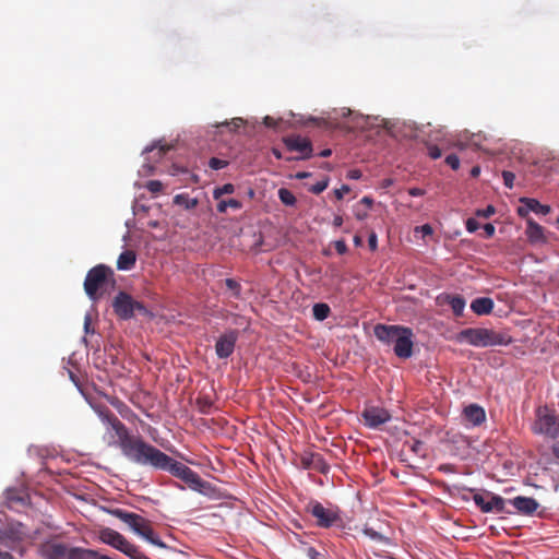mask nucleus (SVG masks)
I'll use <instances>...</instances> for the list:
<instances>
[{"label": "nucleus", "mask_w": 559, "mask_h": 559, "mask_svg": "<svg viewBox=\"0 0 559 559\" xmlns=\"http://www.w3.org/2000/svg\"><path fill=\"white\" fill-rule=\"evenodd\" d=\"M95 411L105 426L104 441L109 447H118L129 461L154 469L169 472L173 476L185 481L190 489L200 493H205L211 488L210 483L203 480L189 466L147 443L140 436H132L127 426L110 409L96 407Z\"/></svg>", "instance_id": "f257e3e1"}, {"label": "nucleus", "mask_w": 559, "mask_h": 559, "mask_svg": "<svg viewBox=\"0 0 559 559\" xmlns=\"http://www.w3.org/2000/svg\"><path fill=\"white\" fill-rule=\"evenodd\" d=\"M374 335L386 346H393L395 350L413 349L414 333L412 329L402 325L377 324Z\"/></svg>", "instance_id": "f03ea898"}, {"label": "nucleus", "mask_w": 559, "mask_h": 559, "mask_svg": "<svg viewBox=\"0 0 559 559\" xmlns=\"http://www.w3.org/2000/svg\"><path fill=\"white\" fill-rule=\"evenodd\" d=\"M114 271L105 264L92 267L84 280V290L88 298L93 301L99 300L106 288L109 285L114 286Z\"/></svg>", "instance_id": "7ed1b4c3"}, {"label": "nucleus", "mask_w": 559, "mask_h": 559, "mask_svg": "<svg viewBox=\"0 0 559 559\" xmlns=\"http://www.w3.org/2000/svg\"><path fill=\"white\" fill-rule=\"evenodd\" d=\"M457 338L461 343L479 347L508 346L511 342V336L508 333L487 329H465L460 332Z\"/></svg>", "instance_id": "20e7f679"}, {"label": "nucleus", "mask_w": 559, "mask_h": 559, "mask_svg": "<svg viewBox=\"0 0 559 559\" xmlns=\"http://www.w3.org/2000/svg\"><path fill=\"white\" fill-rule=\"evenodd\" d=\"M112 514L126 523L135 534L142 536L147 542L158 547H165V544L159 539V537L154 533L151 523L145 518L132 513L127 512L121 509H116L112 511Z\"/></svg>", "instance_id": "39448f33"}, {"label": "nucleus", "mask_w": 559, "mask_h": 559, "mask_svg": "<svg viewBox=\"0 0 559 559\" xmlns=\"http://www.w3.org/2000/svg\"><path fill=\"white\" fill-rule=\"evenodd\" d=\"M532 430L550 439L559 437V416L547 406H540L535 412Z\"/></svg>", "instance_id": "423d86ee"}, {"label": "nucleus", "mask_w": 559, "mask_h": 559, "mask_svg": "<svg viewBox=\"0 0 559 559\" xmlns=\"http://www.w3.org/2000/svg\"><path fill=\"white\" fill-rule=\"evenodd\" d=\"M112 309L118 318L122 320L131 319L135 312L142 316L150 317L152 313L140 301H136L126 292H119L112 300Z\"/></svg>", "instance_id": "0eeeda50"}, {"label": "nucleus", "mask_w": 559, "mask_h": 559, "mask_svg": "<svg viewBox=\"0 0 559 559\" xmlns=\"http://www.w3.org/2000/svg\"><path fill=\"white\" fill-rule=\"evenodd\" d=\"M103 543L120 550L132 559H148L135 545L130 543L123 535L111 528H104L99 533Z\"/></svg>", "instance_id": "6e6552de"}, {"label": "nucleus", "mask_w": 559, "mask_h": 559, "mask_svg": "<svg viewBox=\"0 0 559 559\" xmlns=\"http://www.w3.org/2000/svg\"><path fill=\"white\" fill-rule=\"evenodd\" d=\"M307 511L316 519L317 525L322 528H329L341 521L337 508H325L318 501L309 502Z\"/></svg>", "instance_id": "1a4fd4ad"}, {"label": "nucleus", "mask_w": 559, "mask_h": 559, "mask_svg": "<svg viewBox=\"0 0 559 559\" xmlns=\"http://www.w3.org/2000/svg\"><path fill=\"white\" fill-rule=\"evenodd\" d=\"M283 142L288 151L300 153L299 157H288L286 160L308 159L312 156V143L308 138L293 134L284 138Z\"/></svg>", "instance_id": "9d476101"}, {"label": "nucleus", "mask_w": 559, "mask_h": 559, "mask_svg": "<svg viewBox=\"0 0 559 559\" xmlns=\"http://www.w3.org/2000/svg\"><path fill=\"white\" fill-rule=\"evenodd\" d=\"M73 547L59 542L50 539L39 546V554L43 559H70Z\"/></svg>", "instance_id": "9b49d317"}, {"label": "nucleus", "mask_w": 559, "mask_h": 559, "mask_svg": "<svg viewBox=\"0 0 559 559\" xmlns=\"http://www.w3.org/2000/svg\"><path fill=\"white\" fill-rule=\"evenodd\" d=\"M298 465L302 469H311L324 475L328 474L330 471V465L320 453L304 451L298 456Z\"/></svg>", "instance_id": "f8f14e48"}, {"label": "nucleus", "mask_w": 559, "mask_h": 559, "mask_svg": "<svg viewBox=\"0 0 559 559\" xmlns=\"http://www.w3.org/2000/svg\"><path fill=\"white\" fill-rule=\"evenodd\" d=\"M361 417L365 425L369 428H378L391 419V415L386 409L376 406H367L362 411Z\"/></svg>", "instance_id": "ddd939ff"}, {"label": "nucleus", "mask_w": 559, "mask_h": 559, "mask_svg": "<svg viewBox=\"0 0 559 559\" xmlns=\"http://www.w3.org/2000/svg\"><path fill=\"white\" fill-rule=\"evenodd\" d=\"M462 418L466 427H478L486 420V412L478 404H469L463 408Z\"/></svg>", "instance_id": "4468645a"}, {"label": "nucleus", "mask_w": 559, "mask_h": 559, "mask_svg": "<svg viewBox=\"0 0 559 559\" xmlns=\"http://www.w3.org/2000/svg\"><path fill=\"white\" fill-rule=\"evenodd\" d=\"M520 201L522 205L519 206L518 214L521 217H526L530 212L540 215H547L550 212L549 205L542 204L535 199L522 198Z\"/></svg>", "instance_id": "2eb2a0df"}, {"label": "nucleus", "mask_w": 559, "mask_h": 559, "mask_svg": "<svg viewBox=\"0 0 559 559\" xmlns=\"http://www.w3.org/2000/svg\"><path fill=\"white\" fill-rule=\"evenodd\" d=\"M509 502L515 508L516 512L523 515H532L538 508V502L532 497L518 496Z\"/></svg>", "instance_id": "dca6fc26"}, {"label": "nucleus", "mask_w": 559, "mask_h": 559, "mask_svg": "<svg viewBox=\"0 0 559 559\" xmlns=\"http://www.w3.org/2000/svg\"><path fill=\"white\" fill-rule=\"evenodd\" d=\"M487 495L490 497V499L487 501L486 506L483 507L484 513H512L511 511L506 510V499L492 492H487Z\"/></svg>", "instance_id": "f3484780"}, {"label": "nucleus", "mask_w": 559, "mask_h": 559, "mask_svg": "<svg viewBox=\"0 0 559 559\" xmlns=\"http://www.w3.org/2000/svg\"><path fill=\"white\" fill-rule=\"evenodd\" d=\"M527 228L526 236L532 243L545 242L544 228L537 224L534 219H526Z\"/></svg>", "instance_id": "a211bd4d"}, {"label": "nucleus", "mask_w": 559, "mask_h": 559, "mask_svg": "<svg viewBox=\"0 0 559 559\" xmlns=\"http://www.w3.org/2000/svg\"><path fill=\"white\" fill-rule=\"evenodd\" d=\"M493 300L489 297L476 298L471 304V309L478 316L489 314L493 309Z\"/></svg>", "instance_id": "6ab92c4d"}, {"label": "nucleus", "mask_w": 559, "mask_h": 559, "mask_svg": "<svg viewBox=\"0 0 559 559\" xmlns=\"http://www.w3.org/2000/svg\"><path fill=\"white\" fill-rule=\"evenodd\" d=\"M136 262L135 252L132 250H124L120 253L117 260V269L121 271L131 270Z\"/></svg>", "instance_id": "aec40b11"}, {"label": "nucleus", "mask_w": 559, "mask_h": 559, "mask_svg": "<svg viewBox=\"0 0 559 559\" xmlns=\"http://www.w3.org/2000/svg\"><path fill=\"white\" fill-rule=\"evenodd\" d=\"M444 301L451 307L454 316L460 317L463 314L466 301L462 296H460V295L450 296L449 295V296L444 297Z\"/></svg>", "instance_id": "412c9836"}, {"label": "nucleus", "mask_w": 559, "mask_h": 559, "mask_svg": "<svg viewBox=\"0 0 559 559\" xmlns=\"http://www.w3.org/2000/svg\"><path fill=\"white\" fill-rule=\"evenodd\" d=\"M237 335L235 332H228L222 335L216 342L215 349H233L236 344Z\"/></svg>", "instance_id": "4be33fe9"}, {"label": "nucleus", "mask_w": 559, "mask_h": 559, "mask_svg": "<svg viewBox=\"0 0 559 559\" xmlns=\"http://www.w3.org/2000/svg\"><path fill=\"white\" fill-rule=\"evenodd\" d=\"M102 555L91 549L73 547L70 559H99Z\"/></svg>", "instance_id": "5701e85b"}, {"label": "nucleus", "mask_w": 559, "mask_h": 559, "mask_svg": "<svg viewBox=\"0 0 559 559\" xmlns=\"http://www.w3.org/2000/svg\"><path fill=\"white\" fill-rule=\"evenodd\" d=\"M174 203L186 210H192L198 206L199 201L198 199L189 198L187 193H180L174 197Z\"/></svg>", "instance_id": "b1692460"}, {"label": "nucleus", "mask_w": 559, "mask_h": 559, "mask_svg": "<svg viewBox=\"0 0 559 559\" xmlns=\"http://www.w3.org/2000/svg\"><path fill=\"white\" fill-rule=\"evenodd\" d=\"M230 207L233 210H240L242 207V203L236 199L221 200L217 203V211L219 213H226L227 209Z\"/></svg>", "instance_id": "393cba45"}, {"label": "nucleus", "mask_w": 559, "mask_h": 559, "mask_svg": "<svg viewBox=\"0 0 559 559\" xmlns=\"http://www.w3.org/2000/svg\"><path fill=\"white\" fill-rule=\"evenodd\" d=\"M313 317L322 321L330 314V307L326 304H316L312 308Z\"/></svg>", "instance_id": "a878e982"}, {"label": "nucleus", "mask_w": 559, "mask_h": 559, "mask_svg": "<svg viewBox=\"0 0 559 559\" xmlns=\"http://www.w3.org/2000/svg\"><path fill=\"white\" fill-rule=\"evenodd\" d=\"M278 199L281 200V202L283 204L288 205V206L295 205V203L297 201L294 193L286 188H281L278 190Z\"/></svg>", "instance_id": "bb28decb"}, {"label": "nucleus", "mask_w": 559, "mask_h": 559, "mask_svg": "<svg viewBox=\"0 0 559 559\" xmlns=\"http://www.w3.org/2000/svg\"><path fill=\"white\" fill-rule=\"evenodd\" d=\"M235 191V186L233 183H225L222 187H216L213 191V198L215 200H219L224 194H231Z\"/></svg>", "instance_id": "cd10ccee"}, {"label": "nucleus", "mask_w": 559, "mask_h": 559, "mask_svg": "<svg viewBox=\"0 0 559 559\" xmlns=\"http://www.w3.org/2000/svg\"><path fill=\"white\" fill-rule=\"evenodd\" d=\"M245 123L241 118H233L230 121H225L219 124H216V128H228L229 131H236Z\"/></svg>", "instance_id": "c85d7f7f"}, {"label": "nucleus", "mask_w": 559, "mask_h": 559, "mask_svg": "<svg viewBox=\"0 0 559 559\" xmlns=\"http://www.w3.org/2000/svg\"><path fill=\"white\" fill-rule=\"evenodd\" d=\"M405 447H408L412 452H414L417 455H424V442L420 440L413 439L412 441H406L404 443Z\"/></svg>", "instance_id": "c756f323"}, {"label": "nucleus", "mask_w": 559, "mask_h": 559, "mask_svg": "<svg viewBox=\"0 0 559 559\" xmlns=\"http://www.w3.org/2000/svg\"><path fill=\"white\" fill-rule=\"evenodd\" d=\"M225 285L233 293L234 297H239L240 296L241 286H240V284L237 281H235L233 278H226L225 280Z\"/></svg>", "instance_id": "7c9ffc66"}, {"label": "nucleus", "mask_w": 559, "mask_h": 559, "mask_svg": "<svg viewBox=\"0 0 559 559\" xmlns=\"http://www.w3.org/2000/svg\"><path fill=\"white\" fill-rule=\"evenodd\" d=\"M329 186V178L325 177L323 180L318 181L316 185L311 186L308 190L313 194H320L323 192Z\"/></svg>", "instance_id": "2f4dec72"}, {"label": "nucleus", "mask_w": 559, "mask_h": 559, "mask_svg": "<svg viewBox=\"0 0 559 559\" xmlns=\"http://www.w3.org/2000/svg\"><path fill=\"white\" fill-rule=\"evenodd\" d=\"M145 188L153 194H157L163 191L164 185L159 180H150L146 182Z\"/></svg>", "instance_id": "473e14b6"}, {"label": "nucleus", "mask_w": 559, "mask_h": 559, "mask_svg": "<svg viewBox=\"0 0 559 559\" xmlns=\"http://www.w3.org/2000/svg\"><path fill=\"white\" fill-rule=\"evenodd\" d=\"M227 165H228V162H227V160H224V159H221V158H217V157H212V158H210V160H209V166H210L213 170H219V169H223V168H225Z\"/></svg>", "instance_id": "72a5a7b5"}, {"label": "nucleus", "mask_w": 559, "mask_h": 559, "mask_svg": "<svg viewBox=\"0 0 559 559\" xmlns=\"http://www.w3.org/2000/svg\"><path fill=\"white\" fill-rule=\"evenodd\" d=\"M306 554L309 559H328L325 552L319 551L313 547H308Z\"/></svg>", "instance_id": "f704fd0d"}, {"label": "nucleus", "mask_w": 559, "mask_h": 559, "mask_svg": "<svg viewBox=\"0 0 559 559\" xmlns=\"http://www.w3.org/2000/svg\"><path fill=\"white\" fill-rule=\"evenodd\" d=\"M445 163L449 165L453 170L459 169L460 167V158L455 154H450L445 157Z\"/></svg>", "instance_id": "c9c22d12"}, {"label": "nucleus", "mask_w": 559, "mask_h": 559, "mask_svg": "<svg viewBox=\"0 0 559 559\" xmlns=\"http://www.w3.org/2000/svg\"><path fill=\"white\" fill-rule=\"evenodd\" d=\"M502 178H503V182L504 185L508 187V188H512L513 187V182H514V179H515V175L512 173V171H509V170H503L502 171Z\"/></svg>", "instance_id": "e433bc0d"}, {"label": "nucleus", "mask_w": 559, "mask_h": 559, "mask_svg": "<svg viewBox=\"0 0 559 559\" xmlns=\"http://www.w3.org/2000/svg\"><path fill=\"white\" fill-rule=\"evenodd\" d=\"M496 212L495 207L492 205H488L486 209L484 210H477L476 211V216L478 217H484V218H488L490 217L491 215H493Z\"/></svg>", "instance_id": "4c0bfd02"}, {"label": "nucleus", "mask_w": 559, "mask_h": 559, "mask_svg": "<svg viewBox=\"0 0 559 559\" xmlns=\"http://www.w3.org/2000/svg\"><path fill=\"white\" fill-rule=\"evenodd\" d=\"M427 148H428V155L430 158L438 159L441 157L442 152L437 145L430 144L427 146Z\"/></svg>", "instance_id": "58836bf2"}, {"label": "nucleus", "mask_w": 559, "mask_h": 559, "mask_svg": "<svg viewBox=\"0 0 559 559\" xmlns=\"http://www.w3.org/2000/svg\"><path fill=\"white\" fill-rule=\"evenodd\" d=\"M263 123L267 128L276 129L278 128L280 123H282V119H275L273 117L266 116L263 119Z\"/></svg>", "instance_id": "ea45409f"}, {"label": "nucleus", "mask_w": 559, "mask_h": 559, "mask_svg": "<svg viewBox=\"0 0 559 559\" xmlns=\"http://www.w3.org/2000/svg\"><path fill=\"white\" fill-rule=\"evenodd\" d=\"M478 228L479 223L477 222L476 218L471 217L466 221V229L468 233H475Z\"/></svg>", "instance_id": "a19ab883"}, {"label": "nucleus", "mask_w": 559, "mask_h": 559, "mask_svg": "<svg viewBox=\"0 0 559 559\" xmlns=\"http://www.w3.org/2000/svg\"><path fill=\"white\" fill-rule=\"evenodd\" d=\"M334 248L338 254H345L348 250L347 245L344 240H337L334 242Z\"/></svg>", "instance_id": "79ce46f5"}, {"label": "nucleus", "mask_w": 559, "mask_h": 559, "mask_svg": "<svg viewBox=\"0 0 559 559\" xmlns=\"http://www.w3.org/2000/svg\"><path fill=\"white\" fill-rule=\"evenodd\" d=\"M349 191H350V188L347 185H343L341 188L334 190V194L337 200H341Z\"/></svg>", "instance_id": "37998d69"}, {"label": "nucleus", "mask_w": 559, "mask_h": 559, "mask_svg": "<svg viewBox=\"0 0 559 559\" xmlns=\"http://www.w3.org/2000/svg\"><path fill=\"white\" fill-rule=\"evenodd\" d=\"M485 238H491L495 235L496 228L492 224L487 223L483 226Z\"/></svg>", "instance_id": "c03bdc74"}, {"label": "nucleus", "mask_w": 559, "mask_h": 559, "mask_svg": "<svg viewBox=\"0 0 559 559\" xmlns=\"http://www.w3.org/2000/svg\"><path fill=\"white\" fill-rule=\"evenodd\" d=\"M368 245L371 251H376L378 248V237L376 233H371L368 237Z\"/></svg>", "instance_id": "a18cd8bd"}, {"label": "nucleus", "mask_w": 559, "mask_h": 559, "mask_svg": "<svg viewBox=\"0 0 559 559\" xmlns=\"http://www.w3.org/2000/svg\"><path fill=\"white\" fill-rule=\"evenodd\" d=\"M473 500L475 504L483 511V507L486 506L487 501L485 500V497L480 493H475L473 496Z\"/></svg>", "instance_id": "49530a36"}, {"label": "nucleus", "mask_w": 559, "mask_h": 559, "mask_svg": "<svg viewBox=\"0 0 559 559\" xmlns=\"http://www.w3.org/2000/svg\"><path fill=\"white\" fill-rule=\"evenodd\" d=\"M417 231H420L424 236H429L433 233L432 227L429 224L421 225L416 228Z\"/></svg>", "instance_id": "de8ad7c7"}, {"label": "nucleus", "mask_w": 559, "mask_h": 559, "mask_svg": "<svg viewBox=\"0 0 559 559\" xmlns=\"http://www.w3.org/2000/svg\"><path fill=\"white\" fill-rule=\"evenodd\" d=\"M91 324H92V318L90 314H86L84 318V331L86 334L94 333V330H91Z\"/></svg>", "instance_id": "09e8293b"}, {"label": "nucleus", "mask_w": 559, "mask_h": 559, "mask_svg": "<svg viewBox=\"0 0 559 559\" xmlns=\"http://www.w3.org/2000/svg\"><path fill=\"white\" fill-rule=\"evenodd\" d=\"M408 193L412 197H421L425 194V190H423L420 188H411V189H408Z\"/></svg>", "instance_id": "8fccbe9b"}, {"label": "nucleus", "mask_w": 559, "mask_h": 559, "mask_svg": "<svg viewBox=\"0 0 559 559\" xmlns=\"http://www.w3.org/2000/svg\"><path fill=\"white\" fill-rule=\"evenodd\" d=\"M170 150V146L168 145H159L157 150V157L162 158L168 151Z\"/></svg>", "instance_id": "3c124183"}, {"label": "nucleus", "mask_w": 559, "mask_h": 559, "mask_svg": "<svg viewBox=\"0 0 559 559\" xmlns=\"http://www.w3.org/2000/svg\"><path fill=\"white\" fill-rule=\"evenodd\" d=\"M414 352H395L396 356L401 360H405L412 357Z\"/></svg>", "instance_id": "603ef678"}, {"label": "nucleus", "mask_w": 559, "mask_h": 559, "mask_svg": "<svg viewBox=\"0 0 559 559\" xmlns=\"http://www.w3.org/2000/svg\"><path fill=\"white\" fill-rule=\"evenodd\" d=\"M361 177V171L358 169H353L348 173V178L350 179H359Z\"/></svg>", "instance_id": "864d4df0"}, {"label": "nucleus", "mask_w": 559, "mask_h": 559, "mask_svg": "<svg viewBox=\"0 0 559 559\" xmlns=\"http://www.w3.org/2000/svg\"><path fill=\"white\" fill-rule=\"evenodd\" d=\"M342 225H343V217L340 215H336L333 219V226L341 227Z\"/></svg>", "instance_id": "5fc2aeb1"}, {"label": "nucleus", "mask_w": 559, "mask_h": 559, "mask_svg": "<svg viewBox=\"0 0 559 559\" xmlns=\"http://www.w3.org/2000/svg\"><path fill=\"white\" fill-rule=\"evenodd\" d=\"M480 174V167L479 166H474L471 170V176L476 178L478 177Z\"/></svg>", "instance_id": "6e6d98bb"}, {"label": "nucleus", "mask_w": 559, "mask_h": 559, "mask_svg": "<svg viewBox=\"0 0 559 559\" xmlns=\"http://www.w3.org/2000/svg\"><path fill=\"white\" fill-rule=\"evenodd\" d=\"M310 176H311V174H310V173H307V171H299V173H297V174H296V176H295V177H296L297 179H305V178H308V177H310Z\"/></svg>", "instance_id": "4d7b16f0"}, {"label": "nucleus", "mask_w": 559, "mask_h": 559, "mask_svg": "<svg viewBox=\"0 0 559 559\" xmlns=\"http://www.w3.org/2000/svg\"><path fill=\"white\" fill-rule=\"evenodd\" d=\"M361 203L366 204L367 206L371 207L373 204V200L369 197H364L361 199Z\"/></svg>", "instance_id": "13d9d810"}, {"label": "nucleus", "mask_w": 559, "mask_h": 559, "mask_svg": "<svg viewBox=\"0 0 559 559\" xmlns=\"http://www.w3.org/2000/svg\"><path fill=\"white\" fill-rule=\"evenodd\" d=\"M0 559H13V556L10 552L0 549Z\"/></svg>", "instance_id": "bf43d9fd"}, {"label": "nucleus", "mask_w": 559, "mask_h": 559, "mask_svg": "<svg viewBox=\"0 0 559 559\" xmlns=\"http://www.w3.org/2000/svg\"><path fill=\"white\" fill-rule=\"evenodd\" d=\"M217 353V356L218 358L221 359H226L229 357V355L233 353V352H216Z\"/></svg>", "instance_id": "052dcab7"}, {"label": "nucleus", "mask_w": 559, "mask_h": 559, "mask_svg": "<svg viewBox=\"0 0 559 559\" xmlns=\"http://www.w3.org/2000/svg\"><path fill=\"white\" fill-rule=\"evenodd\" d=\"M272 154L275 156V158L277 159H282L283 158V155H282V152L278 150V148H272Z\"/></svg>", "instance_id": "680f3d73"}, {"label": "nucleus", "mask_w": 559, "mask_h": 559, "mask_svg": "<svg viewBox=\"0 0 559 559\" xmlns=\"http://www.w3.org/2000/svg\"><path fill=\"white\" fill-rule=\"evenodd\" d=\"M331 154H332V151H331L330 148H325V150H323L322 152H320V154H319V155H320L321 157H329V156H331Z\"/></svg>", "instance_id": "e2e57ef3"}, {"label": "nucleus", "mask_w": 559, "mask_h": 559, "mask_svg": "<svg viewBox=\"0 0 559 559\" xmlns=\"http://www.w3.org/2000/svg\"><path fill=\"white\" fill-rule=\"evenodd\" d=\"M309 121L314 122V123H317V124H319V126H321V124L325 123V121H324L323 119L313 118V117H311V118L309 119Z\"/></svg>", "instance_id": "0e129e2a"}, {"label": "nucleus", "mask_w": 559, "mask_h": 559, "mask_svg": "<svg viewBox=\"0 0 559 559\" xmlns=\"http://www.w3.org/2000/svg\"><path fill=\"white\" fill-rule=\"evenodd\" d=\"M552 452H554V455L559 460V443L554 445Z\"/></svg>", "instance_id": "69168bd1"}, {"label": "nucleus", "mask_w": 559, "mask_h": 559, "mask_svg": "<svg viewBox=\"0 0 559 559\" xmlns=\"http://www.w3.org/2000/svg\"><path fill=\"white\" fill-rule=\"evenodd\" d=\"M354 243H355V246H361V245H362V239H361V237L356 235V236L354 237Z\"/></svg>", "instance_id": "338daca9"}, {"label": "nucleus", "mask_w": 559, "mask_h": 559, "mask_svg": "<svg viewBox=\"0 0 559 559\" xmlns=\"http://www.w3.org/2000/svg\"><path fill=\"white\" fill-rule=\"evenodd\" d=\"M324 354H325V357H326L328 359L332 360V359H333V357H332V356H333L334 354H336V352L329 350V352H324Z\"/></svg>", "instance_id": "774afa93"}]
</instances>
